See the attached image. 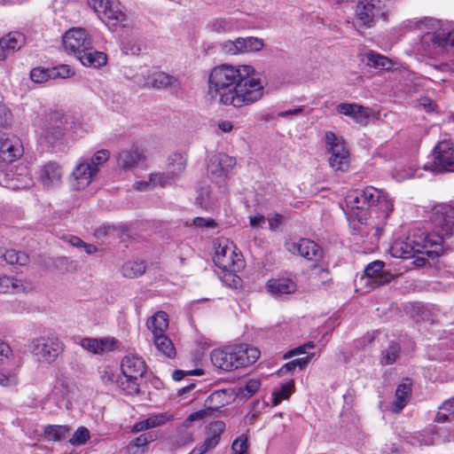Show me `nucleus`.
Here are the masks:
<instances>
[{"mask_svg": "<svg viewBox=\"0 0 454 454\" xmlns=\"http://www.w3.org/2000/svg\"><path fill=\"white\" fill-rule=\"evenodd\" d=\"M236 165V159L220 153L212 156L207 165V173L212 181L220 183Z\"/></svg>", "mask_w": 454, "mask_h": 454, "instance_id": "9d476101", "label": "nucleus"}, {"mask_svg": "<svg viewBox=\"0 0 454 454\" xmlns=\"http://www.w3.org/2000/svg\"><path fill=\"white\" fill-rule=\"evenodd\" d=\"M225 430V424L222 420H216L209 424L207 429V437L204 442L194 448V454H205L215 449L221 439V434Z\"/></svg>", "mask_w": 454, "mask_h": 454, "instance_id": "dca6fc26", "label": "nucleus"}, {"mask_svg": "<svg viewBox=\"0 0 454 454\" xmlns=\"http://www.w3.org/2000/svg\"><path fill=\"white\" fill-rule=\"evenodd\" d=\"M247 450V440L246 437H239L231 445L233 454H245Z\"/></svg>", "mask_w": 454, "mask_h": 454, "instance_id": "680f3d73", "label": "nucleus"}, {"mask_svg": "<svg viewBox=\"0 0 454 454\" xmlns=\"http://www.w3.org/2000/svg\"><path fill=\"white\" fill-rule=\"evenodd\" d=\"M80 62L85 66L94 68H99L106 64L107 58L106 53L95 50L91 44L82 50L81 54L76 57Z\"/></svg>", "mask_w": 454, "mask_h": 454, "instance_id": "cd10ccee", "label": "nucleus"}, {"mask_svg": "<svg viewBox=\"0 0 454 454\" xmlns=\"http://www.w3.org/2000/svg\"><path fill=\"white\" fill-rule=\"evenodd\" d=\"M24 153L20 138L2 134L0 137V160L9 164L18 160Z\"/></svg>", "mask_w": 454, "mask_h": 454, "instance_id": "ddd939ff", "label": "nucleus"}, {"mask_svg": "<svg viewBox=\"0 0 454 454\" xmlns=\"http://www.w3.org/2000/svg\"><path fill=\"white\" fill-rule=\"evenodd\" d=\"M261 387L258 380L252 379L246 382L244 387H240L237 390V397L240 400H247L255 394Z\"/></svg>", "mask_w": 454, "mask_h": 454, "instance_id": "37998d69", "label": "nucleus"}, {"mask_svg": "<svg viewBox=\"0 0 454 454\" xmlns=\"http://www.w3.org/2000/svg\"><path fill=\"white\" fill-rule=\"evenodd\" d=\"M362 61L367 66L379 70H389L392 65L391 61L387 57L373 51L365 52Z\"/></svg>", "mask_w": 454, "mask_h": 454, "instance_id": "c9c22d12", "label": "nucleus"}, {"mask_svg": "<svg viewBox=\"0 0 454 454\" xmlns=\"http://www.w3.org/2000/svg\"><path fill=\"white\" fill-rule=\"evenodd\" d=\"M62 178V168L55 161H49L43 166L39 181L45 188H51L60 184Z\"/></svg>", "mask_w": 454, "mask_h": 454, "instance_id": "393cba45", "label": "nucleus"}, {"mask_svg": "<svg viewBox=\"0 0 454 454\" xmlns=\"http://www.w3.org/2000/svg\"><path fill=\"white\" fill-rule=\"evenodd\" d=\"M51 77L56 78H68L74 74V71L68 65H60L51 67Z\"/></svg>", "mask_w": 454, "mask_h": 454, "instance_id": "4d7b16f0", "label": "nucleus"}, {"mask_svg": "<svg viewBox=\"0 0 454 454\" xmlns=\"http://www.w3.org/2000/svg\"><path fill=\"white\" fill-rule=\"evenodd\" d=\"M236 348L228 347L223 349H214L211 352V362L216 368L231 372L240 367Z\"/></svg>", "mask_w": 454, "mask_h": 454, "instance_id": "2eb2a0df", "label": "nucleus"}, {"mask_svg": "<svg viewBox=\"0 0 454 454\" xmlns=\"http://www.w3.org/2000/svg\"><path fill=\"white\" fill-rule=\"evenodd\" d=\"M29 349L40 361L51 364L58 358L64 348L63 343L58 337L51 335L33 340L29 345Z\"/></svg>", "mask_w": 454, "mask_h": 454, "instance_id": "423d86ee", "label": "nucleus"}, {"mask_svg": "<svg viewBox=\"0 0 454 454\" xmlns=\"http://www.w3.org/2000/svg\"><path fill=\"white\" fill-rule=\"evenodd\" d=\"M100 20L110 28L116 26L125 27L126 15L121 10V3L118 0H110L105 9Z\"/></svg>", "mask_w": 454, "mask_h": 454, "instance_id": "aec40b11", "label": "nucleus"}, {"mask_svg": "<svg viewBox=\"0 0 454 454\" xmlns=\"http://www.w3.org/2000/svg\"><path fill=\"white\" fill-rule=\"evenodd\" d=\"M266 287L272 295L280 296L294 293L297 286L289 278H272L267 282Z\"/></svg>", "mask_w": 454, "mask_h": 454, "instance_id": "c756f323", "label": "nucleus"}, {"mask_svg": "<svg viewBox=\"0 0 454 454\" xmlns=\"http://www.w3.org/2000/svg\"><path fill=\"white\" fill-rule=\"evenodd\" d=\"M313 270H317L314 273V278L318 282L320 281L319 286L325 290L328 289L332 286V278L329 270L326 268H319L317 265H314Z\"/></svg>", "mask_w": 454, "mask_h": 454, "instance_id": "3c124183", "label": "nucleus"}, {"mask_svg": "<svg viewBox=\"0 0 454 454\" xmlns=\"http://www.w3.org/2000/svg\"><path fill=\"white\" fill-rule=\"evenodd\" d=\"M91 44L90 37L82 27H73L63 35L65 49L72 52L75 57L81 54L82 50Z\"/></svg>", "mask_w": 454, "mask_h": 454, "instance_id": "f8f14e48", "label": "nucleus"}, {"mask_svg": "<svg viewBox=\"0 0 454 454\" xmlns=\"http://www.w3.org/2000/svg\"><path fill=\"white\" fill-rule=\"evenodd\" d=\"M288 249L310 261L317 262L323 257L321 247L309 239H301L297 243H292Z\"/></svg>", "mask_w": 454, "mask_h": 454, "instance_id": "6ab92c4d", "label": "nucleus"}, {"mask_svg": "<svg viewBox=\"0 0 454 454\" xmlns=\"http://www.w3.org/2000/svg\"><path fill=\"white\" fill-rule=\"evenodd\" d=\"M386 0H358L354 23L364 28H369L374 26L376 20L383 18L386 15Z\"/></svg>", "mask_w": 454, "mask_h": 454, "instance_id": "20e7f679", "label": "nucleus"}, {"mask_svg": "<svg viewBox=\"0 0 454 454\" xmlns=\"http://www.w3.org/2000/svg\"><path fill=\"white\" fill-rule=\"evenodd\" d=\"M237 43L239 44L240 53L258 51L262 49L263 42L262 39L257 37H239L237 38Z\"/></svg>", "mask_w": 454, "mask_h": 454, "instance_id": "a19ab883", "label": "nucleus"}, {"mask_svg": "<svg viewBox=\"0 0 454 454\" xmlns=\"http://www.w3.org/2000/svg\"><path fill=\"white\" fill-rule=\"evenodd\" d=\"M325 141L331 153V157L329 158L330 167L334 171H348L349 168V153L345 147L344 141L332 131L325 133Z\"/></svg>", "mask_w": 454, "mask_h": 454, "instance_id": "1a4fd4ad", "label": "nucleus"}, {"mask_svg": "<svg viewBox=\"0 0 454 454\" xmlns=\"http://www.w3.org/2000/svg\"><path fill=\"white\" fill-rule=\"evenodd\" d=\"M117 165L124 169L129 170L135 168L137 163L143 160V152L137 146L129 149L120 151L116 156Z\"/></svg>", "mask_w": 454, "mask_h": 454, "instance_id": "bb28decb", "label": "nucleus"}, {"mask_svg": "<svg viewBox=\"0 0 454 454\" xmlns=\"http://www.w3.org/2000/svg\"><path fill=\"white\" fill-rule=\"evenodd\" d=\"M110 157V152L106 149H102L95 153V154L91 158V162L90 163L93 168H98V166L105 163Z\"/></svg>", "mask_w": 454, "mask_h": 454, "instance_id": "bf43d9fd", "label": "nucleus"}, {"mask_svg": "<svg viewBox=\"0 0 454 454\" xmlns=\"http://www.w3.org/2000/svg\"><path fill=\"white\" fill-rule=\"evenodd\" d=\"M241 254L235 252L233 243H229L227 239L219 242L215 247L213 261L219 269L232 272L239 270L242 267Z\"/></svg>", "mask_w": 454, "mask_h": 454, "instance_id": "6e6552de", "label": "nucleus"}, {"mask_svg": "<svg viewBox=\"0 0 454 454\" xmlns=\"http://www.w3.org/2000/svg\"><path fill=\"white\" fill-rule=\"evenodd\" d=\"M419 445H433L439 442H454V432L447 428H437L431 434H419L417 437Z\"/></svg>", "mask_w": 454, "mask_h": 454, "instance_id": "c85d7f7f", "label": "nucleus"}, {"mask_svg": "<svg viewBox=\"0 0 454 454\" xmlns=\"http://www.w3.org/2000/svg\"><path fill=\"white\" fill-rule=\"evenodd\" d=\"M121 370L123 377L138 380L145 373L146 365L142 357L136 355H127L121 360Z\"/></svg>", "mask_w": 454, "mask_h": 454, "instance_id": "a211bd4d", "label": "nucleus"}, {"mask_svg": "<svg viewBox=\"0 0 454 454\" xmlns=\"http://www.w3.org/2000/svg\"><path fill=\"white\" fill-rule=\"evenodd\" d=\"M146 326L152 332L153 336L165 333L168 327V314L164 311L156 312L147 319Z\"/></svg>", "mask_w": 454, "mask_h": 454, "instance_id": "7c9ffc66", "label": "nucleus"}, {"mask_svg": "<svg viewBox=\"0 0 454 454\" xmlns=\"http://www.w3.org/2000/svg\"><path fill=\"white\" fill-rule=\"evenodd\" d=\"M419 247V237H408L405 240H395L390 247V254L395 258H414L412 263L417 267H422L426 265L427 259L419 255V252H423Z\"/></svg>", "mask_w": 454, "mask_h": 454, "instance_id": "0eeeda50", "label": "nucleus"}, {"mask_svg": "<svg viewBox=\"0 0 454 454\" xmlns=\"http://www.w3.org/2000/svg\"><path fill=\"white\" fill-rule=\"evenodd\" d=\"M436 174L454 172V148L450 140H442L434 147L433 160L425 166Z\"/></svg>", "mask_w": 454, "mask_h": 454, "instance_id": "39448f33", "label": "nucleus"}, {"mask_svg": "<svg viewBox=\"0 0 454 454\" xmlns=\"http://www.w3.org/2000/svg\"><path fill=\"white\" fill-rule=\"evenodd\" d=\"M148 419L151 428L164 425L166 422L174 419L173 415L168 413H159L150 416Z\"/></svg>", "mask_w": 454, "mask_h": 454, "instance_id": "13d9d810", "label": "nucleus"}, {"mask_svg": "<svg viewBox=\"0 0 454 454\" xmlns=\"http://www.w3.org/2000/svg\"><path fill=\"white\" fill-rule=\"evenodd\" d=\"M124 378L125 379L120 376V379L116 385L128 395L139 394L140 390L137 382L138 380H133L129 377Z\"/></svg>", "mask_w": 454, "mask_h": 454, "instance_id": "8fccbe9b", "label": "nucleus"}, {"mask_svg": "<svg viewBox=\"0 0 454 454\" xmlns=\"http://www.w3.org/2000/svg\"><path fill=\"white\" fill-rule=\"evenodd\" d=\"M98 375L102 383L106 386L117 384L120 374L110 365L98 368Z\"/></svg>", "mask_w": 454, "mask_h": 454, "instance_id": "c03bdc74", "label": "nucleus"}, {"mask_svg": "<svg viewBox=\"0 0 454 454\" xmlns=\"http://www.w3.org/2000/svg\"><path fill=\"white\" fill-rule=\"evenodd\" d=\"M148 82L155 89L170 90L174 93H177L182 90V83L180 80L165 72H154L148 79Z\"/></svg>", "mask_w": 454, "mask_h": 454, "instance_id": "412c9836", "label": "nucleus"}, {"mask_svg": "<svg viewBox=\"0 0 454 454\" xmlns=\"http://www.w3.org/2000/svg\"><path fill=\"white\" fill-rule=\"evenodd\" d=\"M384 267L385 262L380 260L369 263L364 269V274L368 280L378 286L389 283L393 278V275L388 270H384Z\"/></svg>", "mask_w": 454, "mask_h": 454, "instance_id": "4be33fe9", "label": "nucleus"}, {"mask_svg": "<svg viewBox=\"0 0 454 454\" xmlns=\"http://www.w3.org/2000/svg\"><path fill=\"white\" fill-rule=\"evenodd\" d=\"M27 286H25L21 279L12 278L9 276H0V293H15L25 292Z\"/></svg>", "mask_w": 454, "mask_h": 454, "instance_id": "e433bc0d", "label": "nucleus"}, {"mask_svg": "<svg viewBox=\"0 0 454 454\" xmlns=\"http://www.w3.org/2000/svg\"><path fill=\"white\" fill-rule=\"evenodd\" d=\"M12 118L11 112L3 105H0V127H5L9 124Z\"/></svg>", "mask_w": 454, "mask_h": 454, "instance_id": "774afa93", "label": "nucleus"}, {"mask_svg": "<svg viewBox=\"0 0 454 454\" xmlns=\"http://www.w3.org/2000/svg\"><path fill=\"white\" fill-rule=\"evenodd\" d=\"M435 228L441 235H450L454 232V207L448 204L437 206L432 215Z\"/></svg>", "mask_w": 454, "mask_h": 454, "instance_id": "4468645a", "label": "nucleus"}, {"mask_svg": "<svg viewBox=\"0 0 454 454\" xmlns=\"http://www.w3.org/2000/svg\"><path fill=\"white\" fill-rule=\"evenodd\" d=\"M186 157L180 153H175L168 157L167 175L169 178L180 176L186 167Z\"/></svg>", "mask_w": 454, "mask_h": 454, "instance_id": "f704fd0d", "label": "nucleus"}, {"mask_svg": "<svg viewBox=\"0 0 454 454\" xmlns=\"http://www.w3.org/2000/svg\"><path fill=\"white\" fill-rule=\"evenodd\" d=\"M215 411L213 408H205L198 411L191 413L184 421V425L189 427L193 421L201 420L207 417H210Z\"/></svg>", "mask_w": 454, "mask_h": 454, "instance_id": "6e6d98bb", "label": "nucleus"}, {"mask_svg": "<svg viewBox=\"0 0 454 454\" xmlns=\"http://www.w3.org/2000/svg\"><path fill=\"white\" fill-rule=\"evenodd\" d=\"M337 111L346 116L351 117L356 123L365 125L371 115V109L355 103H340Z\"/></svg>", "mask_w": 454, "mask_h": 454, "instance_id": "5701e85b", "label": "nucleus"}, {"mask_svg": "<svg viewBox=\"0 0 454 454\" xmlns=\"http://www.w3.org/2000/svg\"><path fill=\"white\" fill-rule=\"evenodd\" d=\"M145 271L144 262L129 261L121 267V273L125 278H134L141 276Z\"/></svg>", "mask_w": 454, "mask_h": 454, "instance_id": "79ce46f5", "label": "nucleus"}, {"mask_svg": "<svg viewBox=\"0 0 454 454\" xmlns=\"http://www.w3.org/2000/svg\"><path fill=\"white\" fill-rule=\"evenodd\" d=\"M81 346L97 355H101L105 352L112 351L116 348L118 341L114 339H95V338H83L80 342Z\"/></svg>", "mask_w": 454, "mask_h": 454, "instance_id": "a878e982", "label": "nucleus"}, {"mask_svg": "<svg viewBox=\"0 0 454 454\" xmlns=\"http://www.w3.org/2000/svg\"><path fill=\"white\" fill-rule=\"evenodd\" d=\"M12 349L5 342L0 341V366L11 364L12 359L10 357Z\"/></svg>", "mask_w": 454, "mask_h": 454, "instance_id": "052dcab7", "label": "nucleus"}, {"mask_svg": "<svg viewBox=\"0 0 454 454\" xmlns=\"http://www.w3.org/2000/svg\"><path fill=\"white\" fill-rule=\"evenodd\" d=\"M266 82L250 65L223 64L211 69L207 79V96L225 106L241 107L260 100Z\"/></svg>", "mask_w": 454, "mask_h": 454, "instance_id": "f257e3e1", "label": "nucleus"}, {"mask_svg": "<svg viewBox=\"0 0 454 454\" xmlns=\"http://www.w3.org/2000/svg\"><path fill=\"white\" fill-rule=\"evenodd\" d=\"M411 27L418 29L426 27L425 32L417 43L416 51L423 55L433 57L444 52H454V29L446 30L440 27V20L425 17L424 19L411 21Z\"/></svg>", "mask_w": 454, "mask_h": 454, "instance_id": "7ed1b4c3", "label": "nucleus"}, {"mask_svg": "<svg viewBox=\"0 0 454 454\" xmlns=\"http://www.w3.org/2000/svg\"><path fill=\"white\" fill-rule=\"evenodd\" d=\"M207 28L215 33L228 32L232 29V24L224 19H215L207 24Z\"/></svg>", "mask_w": 454, "mask_h": 454, "instance_id": "5fc2aeb1", "label": "nucleus"}, {"mask_svg": "<svg viewBox=\"0 0 454 454\" xmlns=\"http://www.w3.org/2000/svg\"><path fill=\"white\" fill-rule=\"evenodd\" d=\"M294 387L293 380L286 382L281 386L279 389L272 393V406H277L282 400L287 399Z\"/></svg>", "mask_w": 454, "mask_h": 454, "instance_id": "09e8293b", "label": "nucleus"}, {"mask_svg": "<svg viewBox=\"0 0 454 454\" xmlns=\"http://www.w3.org/2000/svg\"><path fill=\"white\" fill-rule=\"evenodd\" d=\"M153 343L159 352L166 357L173 358L176 356V348L172 340L165 334L153 336Z\"/></svg>", "mask_w": 454, "mask_h": 454, "instance_id": "58836bf2", "label": "nucleus"}, {"mask_svg": "<svg viewBox=\"0 0 454 454\" xmlns=\"http://www.w3.org/2000/svg\"><path fill=\"white\" fill-rule=\"evenodd\" d=\"M110 0H88L89 5L98 14V18H102V13L105 9V5L109 4Z\"/></svg>", "mask_w": 454, "mask_h": 454, "instance_id": "0e129e2a", "label": "nucleus"}, {"mask_svg": "<svg viewBox=\"0 0 454 454\" xmlns=\"http://www.w3.org/2000/svg\"><path fill=\"white\" fill-rule=\"evenodd\" d=\"M90 439V431L85 427H80L73 434L72 437L69 439V442L73 446H80L84 444Z\"/></svg>", "mask_w": 454, "mask_h": 454, "instance_id": "603ef678", "label": "nucleus"}, {"mask_svg": "<svg viewBox=\"0 0 454 454\" xmlns=\"http://www.w3.org/2000/svg\"><path fill=\"white\" fill-rule=\"evenodd\" d=\"M313 354L307 355L304 357L294 359L288 363H286L278 372V375L283 376L287 372H293L296 367L303 369L307 366Z\"/></svg>", "mask_w": 454, "mask_h": 454, "instance_id": "49530a36", "label": "nucleus"}, {"mask_svg": "<svg viewBox=\"0 0 454 454\" xmlns=\"http://www.w3.org/2000/svg\"><path fill=\"white\" fill-rule=\"evenodd\" d=\"M98 171V168H93L89 162L80 163L72 173L74 179V183L72 184L74 189L79 191L87 187Z\"/></svg>", "mask_w": 454, "mask_h": 454, "instance_id": "b1692460", "label": "nucleus"}, {"mask_svg": "<svg viewBox=\"0 0 454 454\" xmlns=\"http://www.w3.org/2000/svg\"><path fill=\"white\" fill-rule=\"evenodd\" d=\"M18 382L17 368L12 362L0 366V385L3 387L15 386Z\"/></svg>", "mask_w": 454, "mask_h": 454, "instance_id": "ea45409f", "label": "nucleus"}, {"mask_svg": "<svg viewBox=\"0 0 454 454\" xmlns=\"http://www.w3.org/2000/svg\"><path fill=\"white\" fill-rule=\"evenodd\" d=\"M400 350V346L396 342L391 341L387 348L382 350L380 363L384 365L394 364L399 356Z\"/></svg>", "mask_w": 454, "mask_h": 454, "instance_id": "de8ad7c7", "label": "nucleus"}, {"mask_svg": "<svg viewBox=\"0 0 454 454\" xmlns=\"http://www.w3.org/2000/svg\"><path fill=\"white\" fill-rule=\"evenodd\" d=\"M411 393L410 385L400 384L395 390V396L397 401L393 403L392 411L395 413L400 412L404 407V401L408 395Z\"/></svg>", "mask_w": 454, "mask_h": 454, "instance_id": "a18cd8bd", "label": "nucleus"}, {"mask_svg": "<svg viewBox=\"0 0 454 454\" xmlns=\"http://www.w3.org/2000/svg\"><path fill=\"white\" fill-rule=\"evenodd\" d=\"M235 348L240 367H246L254 364L260 356V351L256 348L247 345L235 346Z\"/></svg>", "mask_w": 454, "mask_h": 454, "instance_id": "72a5a7b5", "label": "nucleus"}, {"mask_svg": "<svg viewBox=\"0 0 454 454\" xmlns=\"http://www.w3.org/2000/svg\"><path fill=\"white\" fill-rule=\"evenodd\" d=\"M442 236H431L424 233L419 236V248L423 251L419 252V255H427V259L431 258L432 260L439 257L443 252Z\"/></svg>", "mask_w": 454, "mask_h": 454, "instance_id": "f3484780", "label": "nucleus"}, {"mask_svg": "<svg viewBox=\"0 0 454 454\" xmlns=\"http://www.w3.org/2000/svg\"><path fill=\"white\" fill-rule=\"evenodd\" d=\"M193 224L197 227L215 228L216 223L212 218L195 217Z\"/></svg>", "mask_w": 454, "mask_h": 454, "instance_id": "69168bd1", "label": "nucleus"}, {"mask_svg": "<svg viewBox=\"0 0 454 454\" xmlns=\"http://www.w3.org/2000/svg\"><path fill=\"white\" fill-rule=\"evenodd\" d=\"M0 39L9 56L19 51L26 43L25 35L18 31L10 32Z\"/></svg>", "mask_w": 454, "mask_h": 454, "instance_id": "2f4dec72", "label": "nucleus"}, {"mask_svg": "<svg viewBox=\"0 0 454 454\" xmlns=\"http://www.w3.org/2000/svg\"><path fill=\"white\" fill-rule=\"evenodd\" d=\"M69 117L64 116L59 112H52L49 114L44 127V133L49 141L61 139L66 132L73 128Z\"/></svg>", "mask_w": 454, "mask_h": 454, "instance_id": "9b49d317", "label": "nucleus"}, {"mask_svg": "<svg viewBox=\"0 0 454 454\" xmlns=\"http://www.w3.org/2000/svg\"><path fill=\"white\" fill-rule=\"evenodd\" d=\"M51 71V68L35 67L30 72V78L36 83L46 82L49 79H53Z\"/></svg>", "mask_w": 454, "mask_h": 454, "instance_id": "864d4df0", "label": "nucleus"}, {"mask_svg": "<svg viewBox=\"0 0 454 454\" xmlns=\"http://www.w3.org/2000/svg\"><path fill=\"white\" fill-rule=\"evenodd\" d=\"M0 258L4 261L5 263L10 265H20L25 266L29 263V256L23 251H16L14 249H6L0 247Z\"/></svg>", "mask_w": 454, "mask_h": 454, "instance_id": "473e14b6", "label": "nucleus"}, {"mask_svg": "<svg viewBox=\"0 0 454 454\" xmlns=\"http://www.w3.org/2000/svg\"><path fill=\"white\" fill-rule=\"evenodd\" d=\"M222 51L229 55H236L240 53L237 39L234 41H226L221 44Z\"/></svg>", "mask_w": 454, "mask_h": 454, "instance_id": "e2e57ef3", "label": "nucleus"}, {"mask_svg": "<svg viewBox=\"0 0 454 454\" xmlns=\"http://www.w3.org/2000/svg\"><path fill=\"white\" fill-rule=\"evenodd\" d=\"M208 197L209 194L207 191H201L196 199L197 204H199L202 208L207 209L212 204Z\"/></svg>", "mask_w": 454, "mask_h": 454, "instance_id": "338daca9", "label": "nucleus"}, {"mask_svg": "<svg viewBox=\"0 0 454 454\" xmlns=\"http://www.w3.org/2000/svg\"><path fill=\"white\" fill-rule=\"evenodd\" d=\"M348 207L360 224H367L368 217L373 214L381 221L387 220L394 210V205L387 193L372 186L351 192L346 199Z\"/></svg>", "mask_w": 454, "mask_h": 454, "instance_id": "f03ea898", "label": "nucleus"}, {"mask_svg": "<svg viewBox=\"0 0 454 454\" xmlns=\"http://www.w3.org/2000/svg\"><path fill=\"white\" fill-rule=\"evenodd\" d=\"M70 431L71 427L67 425H48L44 427L43 434L48 440L59 442L65 440Z\"/></svg>", "mask_w": 454, "mask_h": 454, "instance_id": "4c0bfd02", "label": "nucleus"}]
</instances>
